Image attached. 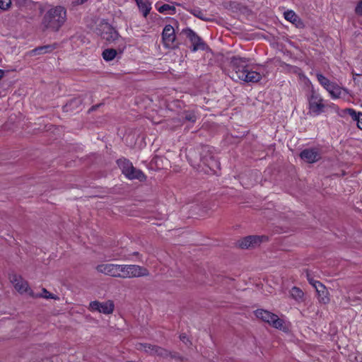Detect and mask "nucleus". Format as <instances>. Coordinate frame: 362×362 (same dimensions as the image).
I'll list each match as a JSON object with an SVG mask.
<instances>
[{"label":"nucleus","mask_w":362,"mask_h":362,"mask_svg":"<svg viewBox=\"0 0 362 362\" xmlns=\"http://www.w3.org/2000/svg\"><path fill=\"white\" fill-rule=\"evenodd\" d=\"M233 73L231 78L233 80H240L245 82H257L262 78L259 72L250 70L247 66L248 60L242 57H234L231 62Z\"/></svg>","instance_id":"f257e3e1"},{"label":"nucleus","mask_w":362,"mask_h":362,"mask_svg":"<svg viewBox=\"0 0 362 362\" xmlns=\"http://www.w3.org/2000/svg\"><path fill=\"white\" fill-rule=\"evenodd\" d=\"M66 10L62 6L51 8L43 18V26L54 30H59L66 21Z\"/></svg>","instance_id":"f03ea898"},{"label":"nucleus","mask_w":362,"mask_h":362,"mask_svg":"<svg viewBox=\"0 0 362 362\" xmlns=\"http://www.w3.org/2000/svg\"><path fill=\"white\" fill-rule=\"evenodd\" d=\"M100 35L103 39L108 43L118 44L117 49L122 53L125 47L124 40L118 33L107 23H101L98 28Z\"/></svg>","instance_id":"7ed1b4c3"},{"label":"nucleus","mask_w":362,"mask_h":362,"mask_svg":"<svg viewBox=\"0 0 362 362\" xmlns=\"http://www.w3.org/2000/svg\"><path fill=\"white\" fill-rule=\"evenodd\" d=\"M309 112L317 116L322 113L327 112L329 109H336L333 103H327L318 93V92H312L308 97Z\"/></svg>","instance_id":"20e7f679"},{"label":"nucleus","mask_w":362,"mask_h":362,"mask_svg":"<svg viewBox=\"0 0 362 362\" xmlns=\"http://www.w3.org/2000/svg\"><path fill=\"white\" fill-rule=\"evenodd\" d=\"M117 163L122 170V173L129 180H139V181H145L146 176L139 169L134 167L132 162L124 158H119L117 160Z\"/></svg>","instance_id":"39448f33"},{"label":"nucleus","mask_w":362,"mask_h":362,"mask_svg":"<svg viewBox=\"0 0 362 362\" xmlns=\"http://www.w3.org/2000/svg\"><path fill=\"white\" fill-rule=\"evenodd\" d=\"M119 278H138L148 276V270L144 267L136 264H119Z\"/></svg>","instance_id":"423d86ee"},{"label":"nucleus","mask_w":362,"mask_h":362,"mask_svg":"<svg viewBox=\"0 0 362 362\" xmlns=\"http://www.w3.org/2000/svg\"><path fill=\"white\" fill-rule=\"evenodd\" d=\"M255 315L257 318L269 323L272 327L281 329L284 327V320L280 319L276 315L267 310L257 309L255 311Z\"/></svg>","instance_id":"0eeeda50"},{"label":"nucleus","mask_w":362,"mask_h":362,"mask_svg":"<svg viewBox=\"0 0 362 362\" xmlns=\"http://www.w3.org/2000/svg\"><path fill=\"white\" fill-rule=\"evenodd\" d=\"M201 161L211 170L218 168L219 163L215 160L212 153V147L208 145H202L199 148Z\"/></svg>","instance_id":"6e6552de"},{"label":"nucleus","mask_w":362,"mask_h":362,"mask_svg":"<svg viewBox=\"0 0 362 362\" xmlns=\"http://www.w3.org/2000/svg\"><path fill=\"white\" fill-rule=\"evenodd\" d=\"M175 40V29L171 25H166L162 32V41L164 47L168 49H174L176 47Z\"/></svg>","instance_id":"1a4fd4ad"},{"label":"nucleus","mask_w":362,"mask_h":362,"mask_svg":"<svg viewBox=\"0 0 362 362\" xmlns=\"http://www.w3.org/2000/svg\"><path fill=\"white\" fill-rule=\"evenodd\" d=\"M114 308L115 305L112 300L105 302L94 300L90 303L88 307V309L91 311H98L105 315L112 314L114 311Z\"/></svg>","instance_id":"9d476101"},{"label":"nucleus","mask_w":362,"mask_h":362,"mask_svg":"<svg viewBox=\"0 0 362 362\" xmlns=\"http://www.w3.org/2000/svg\"><path fill=\"white\" fill-rule=\"evenodd\" d=\"M182 33L190 40L193 52H197L199 49L204 50L205 49V44L199 36L192 29L187 28L183 29Z\"/></svg>","instance_id":"9b49d317"},{"label":"nucleus","mask_w":362,"mask_h":362,"mask_svg":"<svg viewBox=\"0 0 362 362\" xmlns=\"http://www.w3.org/2000/svg\"><path fill=\"white\" fill-rule=\"evenodd\" d=\"M136 349L138 351H143L151 355L156 354L160 356H165L168 355L167 350L148 343H137L136 344Z\"/></svg>","instance_id":"f8f14e48"},{"label":"nucleus","mask_w":362,"mask_h":362,"mask_svg":"<svg viewBox=\"0 0 362 362\" xmlns=\"http://www.w3.org/2000/svg\"><path fill=\"white\" fill-rule=\"evenodd\" d=\"M96 270L105 275L119 278V264H102L96 267Z\"/></svg>","instance_id":"ddd939ff"},{"label":"nucleus","mask_w":362,"mask_h":362,"mask_svg":"<svg viewBox=\"0 0 362 362\" xmlns=\"http://www.w3.org/2000/svg\"><path fill=\"white\" fill-rule=\"evenodd\" d=\"M300 157L308 163H313L321 158L319 151L315 148H305L300 153Z\"/></svg>","instance_id":"4468645a"},{"label":"nucleus","mask_w":362,"mask_h":362,"mask_svg":"<svg viewBox=\"0 0 362 362\" xmlns=\"http://www.w3.org/2000/svg\"><path fill=\"white\" fill-rule=\"evenodd\" d=\"M11 281L13 284L14 287L20 293H26L30 296V291H33L28 285V281L23 279L21 276L13 275L11 277Z\"/></svg>","instance_id":"2eb2a0df"},{"label":"nucleus","mask_w":362,"mask_h":362,"mask_svg":"<svg viewBox=\"0 0 362 362\" xmlns=\"http://www.w3.org/2000/svg\"><path fill=\"white\" fill-rule=\"evenodd\" d=\"M263 239H265L264 236L249 235L240 241L239 246L243 249L255 247L259 245L262 242Z\"/></svg>","instance_id":"dca6fc26"},{"label":"nucleus","mask_w":362,"mask_h":362,"mask_svg":"<svg viewBox=\"0 0 362 362\" xmlns=\"http://www.w3.org/2000/svg\"><path fill=\"white\" fill-rule=\"evenodd\" d=\"M313 287L316 289V292L318 294L319 301L324 304L329 303V298L328 297L326 287L318 281H313Z\"/></svg>","instance_id":"f3484780"},{"label":"nucleus","mask_w":362,"mask_h":362,"mask_svg":"<svg viewBox=\"0 0 362 362\" xmlns=\"http://www.w3.org/2000/svg\"><path fill=\"white\" fill-rule=\"evenodd\" d=\"M134 1L144 17L146 18L152 8L151 2L149 0H134Z\"/></svg>","instance_id":"a211bd4d"},{"label":"nucleus","mask_w":362,"mask_h":362,"mask_svg":"<svg viewBox=\"0 0 362 362\" xmlns=\"http://www.w3.org/2000/svg\"><path fill=\"white\" fill-rule=\"evenodd\" d=\"M284 16L286 21L292 23L296 26H300L302 25L300 19L296 15V13L292 10L285 11L284 13Z\"/></svg>","instance_id":"6ab92c4d"},{"label":"nucleus","mask_w":362,"mask_h":362,"mask_svg":"<svg viewBox=\"0 0 362 362\" xmlns=\"http://www.w3.org/2000/svg\"><path fill=\"white\" fill-rule=\"evenodd\" d=\"M156 8L160 13L173 15L176 13L175 7L170 4H163L162 6H159L157 3L156 4Z\"/></svg>","instance_id":"aec40b11"},{"label":"nucleus","mask_w":362,"mask_h":362,"mask_svg":"<svg viewBox=\"0 0 362 362\" xmlns=\"http://www.w3.org/2000/svg\"><path fill=\"white\" fill-rule=\"evenodd\" d=\"M317 78L319 83L322 86V87L327 90H332L335 88L334 84L329 81L328 78L325 77L323 75L320 74H317Z\"/></svg>","instance_id":"412c9836"},{"label":"nucleus","mask_w":362,"mask_h":362,"mask_svg":"<svg viewBox=\"0 0 362 362\" xmlns=\"http://www.w3.org/2000/svg\"><path fill=\"white\" fill-rule=\"evenodd\" d=\"M30 296L33 298H43L46 299H57L58 298L54 294L50 293L46 288L42 289V293H35L33 291H30Z\"/></svg>","instance_id":"4be33fe9"},{"label":"nucleus","mask_w":362,"mask_h":362,"mask_svg":"<svg viewBox=\"0 0 362 362\" xmlns=\"http://www.w3.org/2000/svg\"><path fill=\"white\" fill-rule=\"evenodd\" d=\"M117 54V50L115 49H105L102 54L103 58L106 62L113 60Z\"/></svg>","instance_id":"5701e85b"},{"label":"nucleus","mask_w":362,"mask_h":362,"mask_svg":"<svg viewBox=\"0 0 362 362\" xmlns=\"http://www.w3.org/2000/svg\"><path fill=\"white\" fill-rule=\"evenodd\" d=\"M182 119L185 122L194 123L197 119V116L193 110H187L182 113Z\"/></svg>","instance_id":"b1692460"},{"label":"nucleus","mask_w":362,"mask_h":362,"mask_svg":"<svg viewBox=\"0 0 362 362\" xmlns=\"http://www.w3.org/2000/svg\"><path fill=\"white\" fill-rule=\"evenodd\" d=\"M190 13L201 20H203L205 21H208L210 20V18H209L207 16V15L202 10H201L199 8H195L191 9Z\"/></svg>","instance_id":"393cba45"},{"label":"nucleus","mask_w":362,"mask_h":362,"mask_svg":"<svg viewBox=\"0 0 362 362\" xmlns=\"http://www.w3.org/2000/svg\"><path fill=\"white\" fill-rule=\"evenodd\" d=\"M291 295L294 299L300 300L303 298L304 294L301 289L294 286L291 291Z\"/></svg>","instance_id":"a878e982"},{"label":"nucleus","mask_w":362,"mask_h":362,"mask_svg":"<svg viewBox=\"0 0 362 362\" xmlns=\"http://www.w3.org/2000/svg\"><path fill=\"white\" fill-rule=\"evenodd\" d=\"M344 112V113L348 114L351 117V119L355 122H357L358 115H359L361 113L360 112H356V110L351 108L345 109Z\"/></svg>","instance_id":"bb28decb"},{"label":"nucleus","mask_w":362,"mask_h":362,"mask_svg":"<svg viewBox=\"0 0 362 362\" xmlns=\"http://www.w3.org/2000/svg\"><path fill=\"white\" fill-rule=\"evenodd\" d=\"M166 107L171 111H175V107L180 109L182 107V103L180 100H174L168 103Z\"/></svg>","instance_id":"cd10ccee"},{"label":"nucleus","mask_w":362,"mask_h":362,"mask_svg":"<svg viewBox=\"0 0 362 362\" xmlns=\"http://www.w3.org/2000/svg\"><path fill=\"white\" fill-rule=\"evenodd\" d=\"M11 5V0H0V8L1 10L8 9Z\"/></svg>","instance_id":"c85d7f7f"},{"label":"nucleus","mask_w":362,"mask_h":362,"mask_svg":"<svg viewBox=\"0 0 362 362\" xmlns=\"http://www.w3.org/2000/svg\"><path fill=\"white\" fill-rule=\"evenodd\" d=\"M48 49H49L48 47H38L37 49L32 50V53H33L34 54H39L45 53V52H47V50Z\"/></svg>","instance_id":"c756f323"},{"label":"nucleus","mask_w":362,"mask_h":362,"mask_svg":"<svg viewBox=\"0 0 362 362\" xmlns=\"http://www.w3.org/2000/svg\"><path fill=\"white\" fill-rule=\"evenodd\" d=\"M355 13L358 16H362V1H359L356 6Z\"/></svg>","instance_id":"7c9ffc66"},{"label":"nucleus","mask_w":362,"mask_h":362,"mask_svg":"<svg viewBox=\"0 0 362 362\" xmlns=\"http://www.w3.org/2000/svg\"><path fill=\"white\" fill-rule=\"evenodd\" d=\"M356 124L358 128L362 129V112H361L360 115H358V120L356 122Z\"/></svg>","instance_id":"2f4dec72"},{"label":"nucleus","mask_w":362,"mask_h":362,"mask_svg":"<svg viewBox=\"0 0 362 362\" xmlns=\"http://www.w3.org/2000/svg\"><path fill=\"white\" fill-rule=\"evenodd\" d=\"M180 339L185 344H187V341H189V339L185 334H181L180 335Z\"/></svg>","instance_id":"473e14b6"},{"label":"nucleus","mask_w":362,"mask_h":362,"mask_svg":"<svg viewBox=\"0 0 362 362\" xmlns=\"http://www.w3.org/2000/svg\"><path fill=\"white\" fill-rule=\"evenodd\" d=\"M170 356V357H172V358H179V359L180 358V356H178L177 354H175H175H171V353H170V352H168V355H167V356H165V357H167V356Z\"/></svg>","instance_id":"72a5a7b5"},{"label":"nucleus","mask_w":362,"mask_h":362,"mask_svg":"<svg viewBox=\"0 0 362 362\" xmlns=\"http://www.w3.org/2000/svg\"><path fill=\"white\" fill-rule=\"evenodd\" d=\"M329 93L332 94V97H334V98H339L340 95V93H341V92H334V91H332Z\"/></svg>","instance_id":"f704fd0d"},{"label":"nucleus","mask_w":362,"mask_h":362,"mask_svg":"<svg viewBox=\"0 0 362 362\" xmlns=\"http://www.w3.org/2000/svg\"><path fill=\"white\" fill-rule=\"evenodd\" d=\"M100 105H96L91 107V108L89 110V111H93L97 109L98 107H99Z\"/></svg>","instance_id":"c9c22d12"},{"label":"nucleus","mask_w":362,"mask_h":362,"mask_svg":"<svg viewBox=\"0 0 362 362\" xmlns=\"http://www.w3.org/2000/svg\"><path fill=\"white\" fill-rule=\"evenodd\" d=\"M4 74H5V71L0 69V80L3 78Z\"/></svg>","instance_id":"e433bc0d"},{"label":"nucleus","mask_w":362,"mask_h":362,"mask_svg":"<svg viewBox=\"0 0 362 362\" xmlns=\"http://www.w3.org/2000/svg\"><path fill=\"white\" fill-rule=\"evenodd\" d=\"M308 281L310 282V284H312L313 286V281H315L314 279H308Z\"/></svg>","instance_id":"4c0bfd02"},{"label":"nucleus","mask_w":362,"mask_h":362,"mask_svg":"<svg viewBox=\"0 0 362 362\" xmlns=\"http://www.w3.org/2000/svg\"><path fill=\"white\" fill-rule=\"evenodd\" d=\"M358 80H361L362 81V76L358 77Z\"/></svg>","instance_id":"58836bf2"},{"label":"nucleus","mask_w":362,"mask_h":362,"mask_svg":"<svg viewBox=\"0 0 362 362\" xmlns=\"http://www.w3.org/2000/svg\"><path fill=\"white\" fill-rule=\"evenodd\" d=\"M139 253L138 252H134V255H137Z\"/></svg>","instance_id":"ea45409f"}]
</instances>
